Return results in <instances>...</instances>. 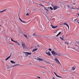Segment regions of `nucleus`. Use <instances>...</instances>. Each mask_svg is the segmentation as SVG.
I'll return each mask as SVG.
<instances>
[{
    "label": "nucleus",
    "mask_w": 79,
    "mask_h": 79,
    "mask_svg": "<svg viewBox=\"0 0 79 79\" xmlns=\"http://www.w3.org/2000/svg\"><path fill=\"white\" fill-rule=\"evenodd\" d=\"M77 44H78L79 43V42H77Z\"/></svg>",
    "instance_id": "46"
},
{
    "label": "nucleus",
    "mask_w": 79,
    "mask_h": 79,
    "mask_svg": "<svg viewBox=\"0 0 79 79\" xmlns=\"http://www.w3.org/2000/svg\"><path fill=\"white\" fill-rule=\"evenodd\" d=\"M53 8L54 10H56V9H58V8H59L60 7L58 6H53Z\"/></svg>",
    "instance_id": "4"
},
{
    "label": "nucleus",
    "mask_w": 79,
    "mask_h": 79,
    "mask_svg": "<svg viewBox=\"0 0 79 79\" xmlns=\"http://www.w3.org/2000/svg\"><path fill=\"white\" fill-rule=\"evenodd\" d=\"M63 71H64V68H63Z\"/></svg>",
    "instance_id": "47"
},
{
    "label": "nucleus",
    "mask_w": 79,
    "mask_h": 79,
    "mask_svg": "<svg viewBox=\"0 0 79 79\" xmlns=\"http://www.w3.org/2000/svg\"><path fill=\"white\" fill-rule=\"evenodd\" d=\"M40 46H39V45H38V47H40Z\"/></svg>",
    "instance_id": "51"
},
{
    "label": "nucleus",
    "mask_w": 79,
    "mask_h": 79,
    "mask_svg": "<svg viewBox=\"0 0 79 79\" xmlns=\"http://www.w3.org/2000/svg\"><path fill=\"white\" fill-rule=\"evenodd\" d=\"M77 10H79V9L77 8Z\"/></svg>",
    "instance_id": "49"
},
{
    "label": "nucleus",
    "mask_w": 79,
    "mask_h": 79,
    "mask_svg": "<svg viewBox=\"0 0 79 79\" xmlns=\"http://www.w3.org/2000/svg\"><path fill=\"white\" fill-rule=\"evenodd\" d=\"M51 26L52 27V29H55V28H56V27H58V26H53L52 24H51Z\"/></svg>",
    "instance_id": "7"
},
{
    "label": "nucleus",
    "mask_w": 79,
    "mask_h": 79,
    "mask_svg": "<svg viewBox=\"0 0 79 79\" xmlns=\"http://www.w3.org/2000/svg\"><path fill=\"white\" fill-rule=\"evenodd\" d=\"M64 25H66L67 27H68V29H69V25L68 24L66 23H64Z\"/></svg>",
    "instance_id": "10"
},
{
    "label": "nucleus",
    "mask_w": 79,
    "mask_h": 79,
    "mask_svg": "<svg viewBox=\"0 0 79 79\" xmlns=\"http://www.w3.org/2000/svg\"><path fill=\"white\" fill-rule=\"evenodd\" d=\"M16 66H19V64L14 65L12 66V67H15Z\"/></svg>",
    "instance_id": "22"
},
{
    "label": "nucleus",
    "mask_w": 79,
    "mask_h": 79,
    "mask_svg": "<svg viewBox=\"0 0 79 79\" xmlns=\"http://www.w3.org/2000/svg\"><path fill=\"white\" fill-rule=\"evenodd\" d=\"M60 34H61V32H59V33H58V34L56 35V36L58 37V35H60Z\"/></svg>",
    "instance_id": "20"
},
{
    "label": "nucleus",
    "mask_w": 79,
    "mask_h": 79,
    "mask_svg": "<svg viewBox=\"0 0 79 79\" xmlns=\"http://www.w3.org/2000/svg\"><path fill=\"white\" fill-rule=\"evenodd\" d=\"M42 30H45V27L43 26V27H42Z\"/></svg>",
    "instance_id": "24"
},
{
    "label": "nucleus",
    "mask_w": 79,
    "mask_h": 79,
    "mask_svg": "<svg viewBox=\"0 0 79 79\" xmlns=\"http://www.w3.org/2000/svg\"><path fill=\"white\" fill-rule=\"evenodd\" d=\"M33 36H36V34L35 33H34V34H33Z\"/></svg>",
    "instance_id": "29"
},
{
    "label": "nucleus",
    "mask_w": 79,
    "mask_h": 79,
    "mask_svg": "<svg viewBox=\"0 0 79 79\" xmlns=\"http://www.w3.org/2000/svg\"><path fill=\"white\" fill-rule=\"evenodd\" d=\"M48 50H49V51H52V49L50 48H49L48 49Z\"/></svg>",
    "instance_id": "33"
},
{
    "label": "nucleus",
    "mask_w": 79,
    "mask_h": 79,
    "mask_svg": "<svg viewBox=\"0 0 79 79\" xmlns=\"http://www.w3.org/2000/svg\"><path fill=\"white\" fill-rule=\"evenodd\" d=\"M35 48H37V47H35Z\"/></svg>",
    "instance_id": "52"
},
{
    "label": "nucleus",
    "mask_w": 79,
    "mask_h": 79,
    "mask_svg": "<svg viewBox=\"0 0 79 79\" xmlns=\"http://www.w3.org/2000/svg\"><path fill=\"white\" fill-rule=\"evenodd\" d=\"M12 54V53H10V57H11V55Z\"/></svg>",
    "instance_id": "40"
},
{
    "label": "nucleus",
    "mask_w": 79,
    "mask_h": 79,
    "mask_svg": "<svg viewBox=\"0 0 79 79\" xmlns=\"http://www.w3.org/2000/svg\"><path fill=\"white\" fill-rule=\"evenodd\" d=\"M10 58V56L9 57H8L6 60V61H7V60H8Z\"/></svg>",
    "instance_id": "18"
},
{
    "label": "nucleus",
    "mask_w": 79,
    "mask_h": 79,
    "mask_svg": "<svg viewBox=\"0 0 79 79\" xmlns=\"http://www.w3.org/2000/svg\"><path fill=\"white\" fill-rule=\"evenodd\" d=\"M30 64H31V63H30Z\"/></svg>",
    "instance_id": "54"
},
{
    "label": "nucleus",
    "mask_w": 79,
    "mask_h": 79,
    "mask_svg": "<svg viewBox=\"0 0 79 79\" xmlns=\"http://www.w3.org/2000/svg\"><path fill=\"white\" fill-rule=\"evenodd\" d=\"M6 11V9H4V10H3L2 11H0V13H2V12H3V11Z\"/></svg>",
    "instance_id": "17"
},
{
    "label": "nucleus",
    "mask_w": 79,
    "mask_h": 79,
    "mask_svg": "<svg viewBox=\"0 0 79 79\" xmlns=\"http://www.w3.org/2000/svg\"><path fill=\"white\" fill-rule=\"evenodd\" d=\"M75 46L77 47H78V46H77V45L75 44Z\"/></svg>",
    "instance_id": "36"
},
{
    "label": "nucleus",
    "mask_w": 79,
    "mask_h": 79,
    "mask_svg": "<svg viewBox=\"0 0 79 79\" xmlns=\"http://www.w3.org/2000/svg\"><path fill=\"white\" fill-rule=\"evenodd\" d=\"M53 73H54V74H55L56 75V76L57 77H60V78H62V77H61L59 76L58 75H57V74H56V73H55V72H53Z\"/></svg>",
    "instance_id": "9"
},
{
    "label": "nucleus",
    "mask_w": 79,
    "mask_h": 79,
    "mask_svg": "<svg viewBox=\"0 0 79 79\" xmlns=\"http://www.w3.org/2000/svg\"><path fill=\"white\" fill-rule=\"evenodd\" d=\"M77 19H78V17H77V19H75L74 20V22L75 23H77L76 22V20H77Z\"/></svg>",
    "instance_id": "27"
},
{
    "label": "nucleus",
    "mask_w": 79,
    "mask_h": 79,
    "mask_svg": "<svg viewBox=\"0 0 79 79\" xmlns=\"http://www.w3.org/2000/svg\"><path fill=\"white\" fill-rule=\"evenodd\" d=\"M53 79H55V77H53Z\"/></svg>",
    "instance_id": "45"
},
{
    "label": "nucleus",
    "mask_w": 79,
    "mask_h": 79,
    "mask_svg": "<svg viewBox=\"0 0 79 79\" xmlns=\"http://www.w3.org/2000/svg\"><path fill=\"white\" fill-rule=\"evenodd\" d=\"M24 35V36H25V37H26V38H27V35Z\"/></svg>",
    "instance_id": "31"
},
{
    "label": "nucleus",
    "mask_w": 79,
    "mask_h": 79,
    "mask_svg": "<svg viewBox=\"0 0 79 79\" xmlns=\"http://www.w3.org/2000/svg\"><path fill=\"white\" fill-rule=\"evenodd\" d=\"M5 39H6V41H7V40H8V37H6L5 38Z\"/></svg>",
    "instance_id": "30"
},
{
    "label": "nucleus",
    "mask_w": 79,
    "mask_h": 79,
    "mask_svg": "<svg viewBox=\"0 0 79 79\" xmlns=\"http://www.w3.org/2000/svg\"><path fill=\"white\" fill-rule=\"evenodd\" d=\"M40 5H41V6H43L44 7V6L43 5H42V4H40Z\"/></svg>",
    "instance_id": "39"
},
{
    "label": "nucleus",
    "mask_w": 79,
    "mask_h": 79,
    "mask_svg": "<svg viewBox=\"0 0 79 79\" xmlns=\"http://www.w3.org/2000/svg\"><path fill=\"white\" fill-rule=\"evenodd\" d=\"M73 9H74V8H73V7H72Z\"/></svg>",
    "instance_id": "48"
},
{
    "label": "nucleus",
    "mask_w": 79,
    "mask_h": 79,
    "mask_svg": "<svg viewBox=\"0 0 79 79\" xmlns=\"http://www.w3.org/2000/svg\"><path fill=\"white\" fill-rule=\"evenodd\" d=\"M26 15H27V16H29V14H28V13H27V14H26Z\"/></svg>",
    "instance_id": "35"
},
{
    "label": "nucleus",
    "mask_w": 79,
    "mask_h": 79,
    "mask_svg": "<svg viewBox=\"0 0 79 79\" xmlns=\"http://www.w3.org/2000/svg\"><path fill=\"white\" fill-rule=\"evenodd\" d=\"M10 58V56L9 57H8L6 60V61H7V60H8Z\"/></svg>",
    "instance_id": "19"
},
{
    "label": "nucleus",
    "mask_w": 79,
    "mask_h": 79,
    "mask_svg": "<svg viewBox=\"0 0 79 79\" xmlns=\"http://www.w3.org/2000/svg\"><path fill=\"white\" fill-rule=\"evenodd\" d=\"M69 43V42H65L64 44H67V45H68V44H68Z\"/></svg>",
    "instance_id": "23"
},
{
    "label": "nucleus",
    "mask_w": 79,
    "mask_h": 79,
    "mask_svg": "<svg viewBox=\"0 0 79 79\" xmlns=\"http://www.w3.org/2000/svg\"><path fill=\"white\" fill-rule=\"evenodd\" d=\"M51 53L53 55H57L58 56H60L61 55V53L60 52H55L54 51H52L51 52Z\"/></svg>",
    "instance_id": "1"
},
{
    "label": "nucleus",
    "mask_w": 79,
    "mask_h": 79,
    "mask_svg": "<svg viewBox=\"0 0 79 79\" xmlns=\"http://www.w3.org/2000/svg\"><path fill=\"white\" fill-rule=\"evenodd\" d=\"M59 38L61 39L62 40H64V39H63V38H62L61 37H60Z\"/></svg>",
    "instance_id": "21"
},
{
    "label": "nucleus",
    "mask_w": 79,
    "mask_h": 79,
    "mask_svg": "<svg viewBox=\"0 0 79 79\" xmlns=\"http://www.w3.org/2000/svg\"><path fill=\"white\" fill-rule=\"evenodd\" d=\"M41 68H44V69H47V68L45 67H41Z\"/></svg>",
    "instance_id": "37"
},
{
    "label": "nucleus",
    "mask_w": 79,
    "mask_h": 79,
    "mask_svg": "<svg viewBox=\"0 0 79 79\" xmlns=\"http://www.w3.org/2000/svg\"><path fill=\"white\" fill-rule=\"evenodd\" d=\"M78 47V48H77H77H75L76 49H77V50H79V47Z\"/></svg>",
    "instance_id": "34"
},
{
    "label": "nucleus",
    "mask_w": 79,
    "mask_h": 79,
    "mask_svg": "<svg viewBox=\"0 0 79 79\" xmlns=\"http://www.w3.org/2000/svg\"><path fill=\"white\" fill-rule=\"evenodd\" d=\"M22 46L23 47L24 50H25V48L26 47V44L22 42Z\"/></svg>",
    "instance_id": "3"
},
{
    "label": "nucleus",
    "mask_w": 79,
    "mask_h": 79,
    "mask_svg": "<svg viewBox=\"0 0 79 79\" xmlns=\"http://www.w3.org/2000/svg\"><path fill=\"white\" fill-rule=\"evenodd\" d=\"M77 23H78V24H79V22L78 21V20H77Z\"/></svg>",
    "instance_id": "43"
},
{
    "label": "nucleus",
    "mask_w": 79,
    "mask_h": 79,
    "mask_svg": "<svg viewBox=\"0 0 79 79\" xmlns=\"http://www.w3.org/2000/svg\"><path fill=\"white\" fill-rule=\"evenodd\" d=\"M73 5H75V4H74V3H73Z\"/></svg>",
    "instance_id": "50"
},
{
    "label": "nucleus",
    "mask_w": 79,
    "mask_h": 79,
    "mask_svg": "<svg viewBox=\"0 0 79 79\" xmlns=\"http://www.w3.org/2000/svg\"><path fill=\"white\" fill-rule=\"evenodd\" d=\"M76 69V67H73L72 68V69L73 70V71H74V70H75Z\"/></svg>",
    "instance_id": "16"
},
{
    "label": "nucleus",
    "mask_w": 79,
    "mask_h": 79,
    "mask_svg": "<svg viewBox=\"0 0 79 79\" xmlns=\"http://www.w3.org/2000/svg\"><path fill=\"white\" fill-rule=\"evenodd\" d=\"M67 7H68L69 8V5L67 6Z\"/></svg>",
    "instance_id": "42"
},
{
    "label": "nucleus",
    "mask_w": 79,
    "mask_h": 79,
    "mask_svg": "<svg viewBox=\"0 0 79 79\" xmlns=\"http://www.w3.org/2000/svg\"><path fill=\"white\" fill-rule=\"evenodd\" d=\"M78 16H79V14H78Z\"/></svg>",
    "instance_id": "53"
},
{
    "label": "nucleus",
    "mask_w": 79,
    "mask_h": 79,
    "mask_svg": "<svg viewBox=\"0 0 79 79\" xmlns=\"http://www.w3.org/2000/svg\"><path fill=\"white\" fill-rule=\"evenodd\" d=\"M6 68H7L8 69H10V68H11V67H10L9 66H7Z\"/></svg>",
    "instance_id": "25"
},
{
    "label": "nucleus",
    "mask_w": 79,
    "mask_h": 79,
    "mask_svg": "<svg viewBox=\"0 0 79 79\" xmlns=\"http://www.w3.org/2000/svg\"><path fill=\"white\" fill-rule=\"evenodd\" d=\"M44 10H46L47 11H48V10L47 9V8H48V9H49V8H50L49 7H45V6H44Z\"/></svg>",
    "instance_id": "5"
},
{
    "label": "nucleus",
    "mask_w": 79,
    "mask_h": 79,
    "mask_svg": "<svg viewBox=\"0 0 79 79\" xmlns=\"http://www.w3.org/2000/svg\"><path fill=\"white\" fill-rule=\"evenodd\" d=\"M50 9L51 10H53V8L52 7H50Z\"/></svg>",
    "instance_id": "32"
},
{
    "label": "nucleus",
    "mask_w": 79,
    "mask_h": 79,
    "mask_svg": "<svg viewBox=\"0 0 79 79\" xmlns=\"http://www.w3.org/2000/svg\"><path fill=\"white\" fill-rule=\"evenodd\" d=\"M50 52L49 51L48 52H45V53H46V55H47L48 56H50L51 55V54H50Z\"/></svg>",
    "instance_id": "8"
},
{
    "label": "nucleus",
    "mask_w": 79,
    "mask_h": 79,
    "mask_svg": "<svg viewBox=\"0 0 79 79\" xmlns=\"http://www.w3.org/2000/svg\"><path fill=\"white\" fill-rule=\"evenodd\" d=\"M0 26H1V25H0Z\"/></svg>",
    "instance_id": "56"
},
{
    "label": "nucleus",
    "mask_w": 79,
    "mask_h": 79,
    "mask_svg": "<svg viewBox=\"0 0 79 79\" xmlns=\"http://www.w3.org/2000/svg\"><path fill=\"white\" fill-rule=\"evenodd\" d=\"M37 50H38V49L36 48H35V49H33L32 52H35V51H37Z\"/></svg>",
    "instance_id": "13"
},
{
    "label": "nucleus",
    "mask_w": 79,
    "mask_h": 79,
    "mask_svg": "<svg viewBox=\"0 0 79 79\" xmlns=\"http://www.w3.org/2000/svg\"><path fill=\"white\" fill-rule=\"evenodd\" d=\"M42 72V73H44V72Z\"/></svg>",
    "instance_id": "55"
},
{
    "label": "nucleus",
    "mask_w": 79,
    "mask_h": 79,
    "mask_svg": "<svg viewBox=\"0 0 79 79\" xmlns=\"http://www.w3.org/2000/svg\"><path fill=\"white\" fill-rule=\"evenodd\" d=\"M45 62L47 64H48V62H47V61H45Z\"/></svg>",
    "instance_id": "41"
},
{
    "label": "nucleus",
    "mask_w": 79,
    "mask_h": 79,
    "mask_svg": "<svg viewBox=\"0 0 79 79\" xmlns=\"http://www.w3.org/2000/svg\"><path fill=\"white\" fill-rule=\"evenodd\" d=\"M54 60L56 62V63H59V64H60L61 63H60V61H59V60H58L57 58H55L54 59Z\"/></svg>",
    "instance_id": "2"
},
{
    "label": "nucleus",
    "mask_w": 79,
    "mask_h": 79,
    "mask_svg": "<svg viewBox=\"0 0 79 79\" xmlns=\"http://www.w3.org/2000/svg\"><path fill=\"white\" fill-rule=\"evenodd\" d=\"M15 43H16V44H18V45H21V44H19V42H18L15 41Z\"/></svg>",
    "instance_id": "14"
},
{
    "label": "nucleus",
    "mask_w": 79,
    "mask_h": 79,
    "mask_svg": "<svg viewBox=\"0 0 79 79\" xmlns=\"http://www.w3.org/2000/svg\"><path fill=\"white\" fill-rule=\"evenodd\" d=\"M19 19L20 20V21H21V22L22 23H25V22H24V21H23V20H22V19H21V18H20V17H19Z\"/></svg>",
    "instance_id": "11"
},
{
    "label": "nucleus",
    "mask_w": 79,
    "mask_h": 79,
    "mask_svg": "<svg viewBox=\"0 0 79 79\" xmlns=\"http://www.w3.org/2000/svg\"><path fill=\"white\" fill-rule=\"evenodd\" d=\"M10 63H12L13 64H15V63H16V62H14V61L13 60H11L10 61Z\"/></svg>",
    "instance_id": "15"
},
{
    "label": "nucleus",
    "mask_w": 79,
    "mask_h": 79,
    "mask_svg": "<svg viewBox=\"0 0 79 79\" xmlns=\"http://www.w3.org/2000/svg\"><path fill=\"white\" fill-rule=\"evenodd\" d=\"M23 53H24V54H25V56H28V52H23Z\"/></svg>",
    "instance_id": "12"
},
{
    "label": "nucleus",
    "mask_w": 79,
    "mask_h": 79,
    "mask_svg": "<svg viewBox=\"0 0 79 79\" xmlns=\"http://www.w3.org/2000/svg\"><path fill=\"white\" fill-rule=\"evenodd\" d=\"M11 41H12V42H15V41H14L13 40V39H12V38H11Z\"/></svg>",
    "instance_id": "26"
},
{
    "label": "nucleus",
    "mask_w": 79,
    "mask_h": 79,
    "mask_svg": "<svg viewBox=\"0 0 79 79\" xmlns=\"http://www.w3.org/2000/svg\"><path fill=\"white\" fill-rule=\"evenodd\" d=\"M38 77V78H39V79H40V77Z\"/></svg>",
    "instance_id": "44"
},
{
    "label": "nucleus",
    "mask_w": 79,
    "mask_h": 79,
    "mask_svg": "<svg viewBox=\"0 0 79 79\" xmlns=\"http://www.w3.org/2000/svg\"><path fill=\"white\" fill-rule=\"evenodd\" d=\"M44 59H41L40 58H38V60L40 61H44Z\"/></svg>",
    "instance_id": "6"
},
{
    "label": "nucleus",
    "mask_w": 79,
    "mask_h": 79,
    "mask_svg": "<svg viewBox=\"0 0 79 79\" xmlns=\"http://www.w3.org/2000/svg\"><path fill=\"white\" fill-rule=\"evenodd\" d=\"M74 73L75 74H76V75H77V73H76V72H74Z\"/></svg>",
    "instance_id": "38"
},
{
    "label": "nucleus",
    "mask_w": 79,
    "mask_h": 79,
    "mask_svg": "<svg viewBox=\"0 0 79 79\" xmlns=\"http://www.w3.org/2000/svg\"><path fill=\"white\" fill-rule=\"evenodd\" d=\"M31 53H32L31 52H28V55H31Z\"/></svg>",
    "instance_id": "28"
}]
</instances>
